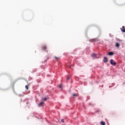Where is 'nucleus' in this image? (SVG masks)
Returning <instances> with one entry per match:
<instances>
[{"mask_svg": "<svg viewBox=\"0 0 125 125\" xmlns=\"http://www.w3.org/2000/svg\"><path fill=\"white\" fill-rule=\"evenodd\" d=\"M121 30L123 33H125V26H122V28H121Z\"/></svg>", "mask_w": 125, "mask_h": 125, "instance_id": "obj_3", "label": "nucleus"}, {"mask_svg": "<svg viewBox=\"0 0 125 125\" xmlns=\"http://www.w3.org/2000/svg\"><path fill=\"white\" fill-rule=\"evenodd\" d=\"M42 48L43 50H45V49H46V46L43 45V46H42Z\"/></svg>", "mask_w": 125, "mask_h": 125, "instance_id": "obj_7", "label": "nucleus"}, {"mask_svg": "<svg viewBox=\"0 0 125 125\" xmlns=\"http://www.w3.org/2000/svg\"><path fill=\"white\" fill-rule=\"evenodd\" d=\"M96 41V39H92V40H90V42H95Z\"/></svg>", "mask_w": 125, "mask_h": 125, "instance_id": "obj_10", "label": "nucleus"}, {"mask_svg": "<svg viewBox=\"0 0 125 125\" xmlns=\"http://www.w3.org/2000/svg\"><path fill=\"white\" fill-rule=\"evenodd\" d=\"M110 64L111 65H113L115 66V65H116L117 63L115 61H114L113 60H110Z\"/></svg>", "mask_w": 125, "mask_h": 125, "instance_id": "obj_2", "label": "nucleus"}, {"mask_svg": "<svg viewBox=\"0 0 125 125\" xmlns=\"http://www.w3.org/2000/svg\"><path fill=\"white\" fill-rule=\"evenodd\" d=\"M25 88L26 89H28V85H25Z\"/></svg>", "mask_w": 125, "mask_h": 125, "instance_id": "obj_15", "label": "nucleus"}, {"mask_svg": "<svg viewBox=\"0 0 125 125\" xmlns=\"http://www.w3.org/2000/svg\"><path fill=\"white\" fill-rule=\"evenodd\" d=\"M69 68H71V66H69Z\"/></svg>", "mask_w": 125, "mask_h": 125, "instance_id": "obj_18", "label": "nucleus"}, {"mask_svg": "<svg viewBox=\"0 0 125 125\" xmlns=\"http://www.w3.org/2000/svg\"><path fill=\"white\" fill-rule=\"evenodd\" d=\"M104 63H107V62H108V59H107V57L104 58Z\"/></svg>", "mask_w": 125, "mask_h": 125, "instance_id": "obj_4", "label": "nucleus"}, {"mask_svg": "<svg viewBox=\"0 0 125 125\" xmlns=\"http://www.w3.org/2000/svg\"><path fill=\"white\" fill-rule=\"evenodd\" d=\"M108 55H114V52H110L108 53Z\"/></svg>", "mask_w": 125, "mask_h": 125, "instance_id": "obj_8", "label": "nucleus"}, {"mask_svg": "<svg viewBox=\"0 0 125 125\" xmlns=\"http://www.w3.org/2000/svg\"><path fill=\"white\" fill-rule=\"evenodd\" d=\"M92 57H93L94 59H95L96 58H97V59L99 58V57H98L97 55H96V54H94V53L92 54Z\"/></svg>", "mask_w": 125, "mask_h": 125, "instance_id": "obj_1", "label": "nucleus"}, {"mask_svg": "<svg viewBox=\"0 0 125 125\" xmlns=\"http://www.w3.org/2000/svg\"><path fill=\"white\" fill-rule=\"evenodd\" d=\"M115 46H116V47H120V43L119 42H116Z\"/></svg>", "mask_w": 125, "mask_h": 125, "instance_id": "obj_5", "label": "nucleus"}, {"mask_svg": "<svg viewBox=\"0 0 125 125\" xmlns=\"http://www.w3.org/2000/svg\"><path fill=\"white\" fill-rule=\"evenodd\" d=\"M42 105H43V102H42L41 103H40L39 104V106H42Z\"/></svg>", "mask_w": 125, "mask_h": 125, "instance_id": "obj_9", "label": "nucleus"}, {"mask_svg": "<svg viewBox=\"0 0 125 125\" xmlns=\"http://www.w3.org/2000/svg\"><path fill=\"white\" fill-rule=\"evenodd\" d=\"M59 87L60 88H62V84H60V85H59Z\"/></svg>", "mask_w": 125, "mask_h": 125, "instance_id": "obj_13", "label": "nucleus"}, {"mask_svg": "<svg viewBox=\"0 0 125 125\" xmlns=\"http://www.w3.org/2000/svg\"><path fill=\"white\" fill-rule=\"evenodd\" d=\"M100 124L101 125H106V123H105V122H104L103 121L101 122Z\"/></svg>", "mask_w": 125, "mask_h": 125, "instance_id": "obj_6", "label": "nucleus"}, {"mask_svg": "<svg viewBox=\"0 0 125 125\" xmlns=\"http://www.w3.org/2000/svg\"><path fill=\"white\" fill-rule=\"evenodd\" d=\"M69 77H67V78H66L67 81H69Z\"/></svg>", "mask_w": 125, "mask_h": 125, "instance_id": "obj_17", "label": "nucleus"}, {"mask_svg": "<svg viewBox=\"0 0 125 125\" xmlns=\"http://www.w3.org/2000/svg\"><path fill=\"white\" fill-rule=\"evenodd\" d=\"M61 122H62V123H64V119H62L61 120Z\"/></svg>", "mask_w": 125, "mask_h": 125, "instance_id": "obj_16", "label": "nucleus"}, {"mask_svg": "<svg viewBox=\"0 0 125 125\" xmlns=\"http://www.w3.org/2000/svg\"><path fill=\"white\" fill-rule=\"evenodd\" d=\"M47 100V98H44L43 99V101H46Z\"/></svg>", "mask_w": 125, "mask_h": 125, "instance_id": "obj_14", "label": "nucleus"}, {"mask_svg": "<svg viewBox=\"0 0 125 125\" xmlns=\"http://www.w3.org/2000/svg\"><path fill=\"white\" fill-rule=\"evenodd\" d=\"M73 97H77L78 96V95L77 94H73L72 95Z\"/></svg>", "mask_w": 125, "mask_h": 125, "instance_id": "obj_11", "label": "nucleus"}, {"mask_svg": "<svg viewBox=\"0 0 125 125\" xmlns=\"http://www.w3.org/2000/svg\"><path fill=\"white\" fill-rule=\"evenodd\" d=\"M55 60H59L60 59V57H55Z\"/></svg>", "mask_w": 125, "mask_h": 125, "instance_id": "obj_12", "label": "nucleus"}]
</instances>
